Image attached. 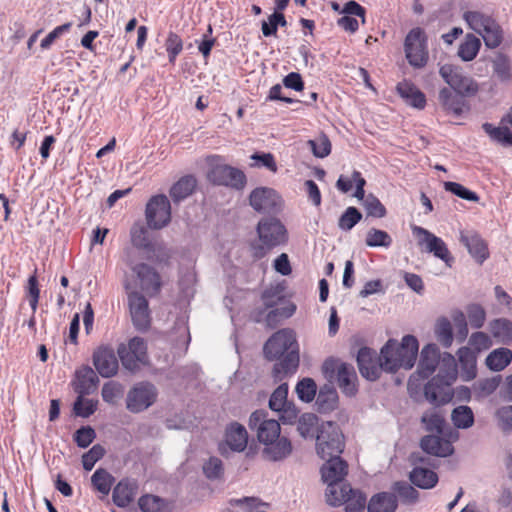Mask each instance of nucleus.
Masks as SVG:
<instances>
[{
    "label": "nucleus",
    "mask_w": 512,
    "mask_h": 512,
    "mask_svg": "<svg viewBox=\"0 0 512 512\" xmlns=\"http://www.w3.org/2000/svg\"><path fill=\"white\" fill-rule=\"evenodd\" d=\"M439 74L449 85V89L465 97L475 96L479 90L478 83L471 77L464 75L457 66L451 64L442 65L439 69Z\"/></svg>",
    "instance_id": "f8f14e48"
},
{
    "label": "nucleus",
    "mask_w": 512,
    "mask_h": 512,
    "mask_svg": "<svg viewBox=\"0 0 512 512\" xmlns=\"http://www.w3.org/2000/svg\"><path fill=\"white\" fill-rule=\"evenodd\" d=\"M438 435H426L420 441L421 449L429 455L448 457L453 454L452 443Z\"/></svg>",
    "instance_id": "a878e982"
},
{
    "label": "nucleus",
    "mask_w": 512,
    "mask_h": 512,
    "mask_svg": "<svg viewBox=\"0 0 512 512\" xmlns=\"http://www.w3.org/2000/svg\"><path fill=\"white\" fill-rule=\"evenodd\" d=\"M259 242L252 246L253 256L261 259L271 250L288 241V233L284 224L275 217L262 218L256 227Z\"/></svg>",
    "instance_id": "7ed1b4c3"
},
{
    "label": "nucleus",
    "mask_w": 512,
    "mask_h": 512,
    "mask_svg": "<svg viewBox=\"0 0 512 512\" xmlns=\"http://www.w3.org/2000/svg\"><path fill=\"white\" fill-rule=\"evenodd\" d=\"M440 355V350L436 344L426 345L421 351L417 374L423 379L432 375L439 364Z\"/></svg>",
    "instance_id": "393cba45"
},
{
    "label": "nucleus",
    "mask_w": 512,
    "mask_h": 512,
    "mask_svg": "<svg viewBox=\"0 0 512 512\" xmlns=\"http://www.w3.org/2000/svg\"><path fill=\"white\" fill-rule=\"evenodd\" d=\"M357 365L361 375L370 381L377 380L383 368L381 367V361L376 358V353L369 347H362L359 349L357 354Z\"/></svg>",
    "instance_id": "412c9836"
},
{
    "label": "nucleus",
    "mask_w": 512,
    "mask_h": 512,
    "mask_svg": "<svg viewBox=\"0 0 512 512\" xmlns=\"http://www.w3.org/2000/svg\"><path fill=\"white\" fill-rule=\"evenodd\" d=\"M347 471L348 464L340 455L326 458V462L321 467L322 479L327 484L326 499H332L341 487L348 485L343 482Z\"/></svg>",
    "instance_id": "1a4fd4ad"
},
{
    "label": "nucleus",
    "mask_w": 512,
    "mask_h": 512,
    "mask_svg": "<svg viewBox=\"0 0 512 512\" xmlns=\"http://www.w3.org/2000/svg\"><path fill=\"white\" fill-rule=\"evenodd\" d=\"M430 458L421 455L420 453H412L410 461L415 467L410 472L409 479L417 487L421 489H431L438 482V475L424 467L431 465Z\"/></svg>",
    "instance_id": "dca6fc26"
},
{
    "label": "nucleus",
    "mask_w": 512,
    "mask_h": 512,
    "mask_svg": "<svg viewBox=\"0 0 512 512\" xmlns=\"http://www.w3.org/2000/svg\"><path fill=\"white\" fill-rule=\"evenodd\" d=\"M327 503L331 506L345 504L346 512H363L366 506V496L361 491L352 489L348 484L341 487L332 499H327Z\"/></svg>",
    "instance_id": "a211bd4d"
},
{
    "label": "nucleus",
    "mask_w": 512,
    "mask_h": 512,
    "mask_svg": "<svg viewBox=\"0 0 512 512\" xmlns=\"http://www.w3.org/2000/svg\"><path fill=\"white\" fill-rule=\"evenodd\" d=\"M398 507L397 496L389 492L378 493L370 499L368 512H395Z\"/></svg>",
    "instance_id": "72a5a7b5"
},
{
    "label": "nucleus",
    "mask_w": 512,
    "mask_h": 512,
    "mask_svg": "<svg viewBox=\"0 0 512 512\" xmlns=\"http://www.w3.org/2000/svg\"><path fill=\"white\" fill-rule=\"evenodd\" d=\"M460 242L479 264H482L489 257L487 243L477 232L461 231Z\"/></svg>",
    "instance_id": "b1692460"
},
{
    "label": "nucleus",
    "mask_w": 512,
    "mask_h": 512,
    "mask_svg": "<svg viewBox=\"0 0 512 512\" xmlns=\"http://www.w3.org/2000/svg\"><path fill=\"white\" fill-rule=\"evenodd\" d=\"M344 447V436L337 423L327 421L317 428L316 449L322 459L341 455Z\"/></svg>",
    "instance_id": "39448f33"
},
{
    "label": "nucleus",
    "mask_w": 512,
    "mask_h": 512,
    "mask_svg": "<svg viewBox=\"0 0 512 512\" xmlns=\"http://www.w3.org/2000/svg\"><path fill=\"white\" fill-rule=\"evenodd\" d=\"M138 506L142 512H170L168 501L153 494L142 495L138 500Z\"/></svg>",
    "instance_id": "e433bc0d"
},
{
    "label": "nucleus",
    "mask_w": 512,
    "mask_h": 512,
    "mask_svg": "<svg viewBox=\"0 0 512 512\" xmlns=\"http://www.w3.org/2000/svg\"><path fill=\"white\" fill-rule=\"evenodd\" d=\"M322 371L328 379H332L336 374L337 384L343 394L348 397L356 395L358 391L357 374L352 365L338 363L336 359L329 358L324 361Z\"/></svg>",
    "instance_id": "423d86ee"
},
{
    "label": "nucleus",
    "mask_w": 512,
    "mask_h": 512,
    "mask_svg": "<svg viewBox=\"0 0 512 512\" xmlns=\"http://www.w3.org/2000/svg\"><path fill=\"white\" fill-rule=\"evenodd\" d=\"M128 306L135 329L147 331L151 326V312L146 297L138 291H132L128 294Z\"/></svg>",
    "instance_id": "2eb2a0df"
},
{
    "label": "nucleus",
    "mask_w": 512,
    "mask_h": 512,
    "mask_svg": "<svg viewBox=\"0 0 512 512\" xmlns=\"http://www.w3.org/2000/svg\"><path fill=\"white\" fill-rule=\"evenodd\" d=\"M278 359L273 367V375L276 379L282 380L297 371L300 361L299 349L290 350Z\"/></svg>",
    "instance_id": "c756f323"
},
{
    "label": "nucleus",
    "mask_w": 512,
    "mask_h": 512,
    "mask_svg": "<svg viewBox=\"0 0 512 512\" xmlns=\"http://www.w3.org/2000/svg\"><path fill=\"white\" fill-rule=\"evenodd\" d=\"M117 354L122 366L130 372H136L149 363L147 344L141 337L131 338L128 344L121 343Z\"/></svg>",
    "instance_id": "0eeeda50"
},
{
    "label": "nucleus",
    "mask_w": 512,
    "mask_h": 512,
    "mask_svg": "<svg viewBox=\"0 0 512 512\" xmlns=\"http://www.w3.org/2000/svg\"><path fill=\"white\" fill-rule=\"evenodd\" d=\"M93 487L104 495H108L115 478L105 469L98 468L91 477Z\"/></svg>",
    "instance_id": "37998d69"
},
{
    "label": "nucleus",
    "mask_w": 512,
    "mask_h": 512,
    "mask_svg": "<svg viewBox=\"0 0 512 512\" xmlns=\"http://www.w3.org/2000/svg\"><path fill=\"white\" fill-rule=\"evenodd\" d=\"M368 217L383 218L387 214L385 206L373 194H368L362 203Z\"/></svg>",
    "instance_id": "4d7b16f0"
},
{
    "label": "nucleus",
    "mask_w": 512,
    "mask_h": 512,
    "mask_svg": "<svg viewBox=\"0 0 512 512\" xmlns=\"http://www.w3.org/2000/svg\"><path fill=\"white\" fill-rule=\"evenodd\" d=\"M418 349V340L413 335L404 336L400 343L389 339L380 352L381 367L387 372H396L400 368L411 369L415 364Z\"/></svg>",
    "instance_id": "f03ea898"
},
{
    "label": "nucleus",
    "mask_w": 512,
    "mask_h": 512,
    "mask_svg": "<svg viewBox=\"0 0 512 512\" xmlns=\"http://www.w3.org/2000/svg\"><path fill=\"white\" fill-rule=\"evenodd\" d=\"M78 395L73 404V413L77 417L88 418L97 410L98 401Z\"/></svg>",
    "instance_id": "864d4df0"
},
{
    "label": "nucleus",
    "mask_w": 512,
    "mask_h": 512,
    "mask_svg": "<svg viewBox=\"0 0 512 512\" xmlns=\"http://www.w3.org/2000/svg\"><path fill=\"white\" fill-rule=\"evenodd\" d=\"M413 233L417 236H423L422 239H420L419 244L426 245V250L429 253H433L435 257L441 259L445 263H449L450 260H452V257L450 256V252L445 244V242L426 230L425 228L414 226L413 227Z\"/></svg>",
    "instance_id": "4be33fe9"
},
{
    "label": "nucleus",
    "mask_w": 512,
    "mask_h": 512,
    "mask_svg": "<svg viewBox=\"0 0 512 512\" xmlns=\"http://www.w3.org/2000/svg\"><path fill=\"white\" fill-rule=\"evenodd\" d=\"M294 349H299L295 332L292 329H281L267 340L263 352L268 360H276Z\"/></svg>",
    "instance_id": "4468645a"
},
{
    "label": "nucleus",
    "mask_w": 512,
    "mask_h": 512,
    "mask_svg": "<svg viewBox=\"0 0 512 512\" xmlns=\"http://www.w3.org/2000/svg\"><path fill=\"white\" fill-rule=\"evenodd\" d=\"M137 485L129 479L120 480L114 487L112 492V500L118 507H127L136 494Z\"/></svg>",
    "instance_id": "7c9ffc66"
},
{
    "label": "nucleus",
    "mask_w": 512,
    "mask_h": 512,
    "mask_svg": "<svg viewBox=\"0 0 512 512\" xmlns=\"http://www.w3.org/2000/svg\"><path fill=\"white\" fill-rule=\"evenodd\" d=\"M104 454L105 449L100 444L92 446V448L82 456V465L84 470L91 471L95 463L99 461Z\"/></svg>",
    "instance_id": "69168bd1"
},
{
    "label": "nucleus",
    "mask_w": 512,
    "mask_h": 512,
    "mask_svg": "<svg viewBox=\"0 0 512 512\" xmlns=\"http://www.w3.org/2000/svg\"><path fill=\"white\" fill-rule=\"evenodd\" d=\"M435 335L443 347L449 348L453 342V331L450 321L442 317L435 325Z\"/></svg>",
    "instance_id": "3c124183"
},
{
    "label": "nucleus",
    "mask_w": 512,
    "mask_h": 512,
    "mask_svg": "<svg viewBox=\"0 0 512 512\" xmlns=\"http://www.w3.org/2000/svg\"><path fill=\"white\" fill-rule=\"evenodd\" d=\"M393 491L405 504H414L419 498V492L409 483L404 481L395 482L393 485Z\"/></svg>",
    "instance_id": "6e6d98bb"
},
{
    "label": "nucleus",
    "mask_w": 512,
    "mask_h": 512,
    "mask_svg": "<svg viewBox=\"0 0 512 512\" xmlns=\"http://www.w3.org/2000/svg\"><path fill=\"white\" fill-rule=\"evenodd\" d=\"M296 311V306L293 303H288L281 308H271L265 316L267 326L274 328L283 319L291 317Z\"/></svg>",
    "instance_id": "09e8293b"
},
{
    "label": "nucleus",
    "mask_w": 512,
    "mask_h": 512,
    "mask_svg": "<svg viewBox=\"0 0 512 512\" xmlns=\"http://www.w3.org/2000/svg\"><path fill=\"white\" fill-rule=\"evenodd\" d=\"M127 264L140 280L141 287L144 291L150 295H155L160 291L161 278L153 267L145 263L132 265L131 262H127Z\"/></svg>",
    "instance_id": "5701e85b"
},
{
    "label": "nucleus",
    "mask_w": 512,
    "mask_h": 512,
    "mask_svg": "<svg viewBox=\"0 0 512 512\" xmlns=\"http://www.w3.org/2000/svg\"><path fill=\"white\" fill-rule=\"evenodd\" d=\"M207 179L214 185L225 186L236 191L244 190L247 184V177L242 170L224 163L211 164Z\"/></svg>",
    "instance_id": "6e6552de"
},
{
    "label": "nucleus",
    "mask_w": 512,
    "mask_h": 512,
    "mask_svg": "<svg viewBox=\"0 0 512 512\" xmlns=\"http://www.w3.org/2000/svg\"><path fill=\"white\" fill-rule=\"evenodd\" d=\"M93 365L103 378L117 374L119 364L114 350L108 346H100L93 353Z\"/></svg>",
    "instance_id": "6ab92c4d"
},
{
    "label": "nucleus",
    "mask_w": 512,
    "mask_h": 512,
    "mask_svg": "<svg viewBox=\"0 0 512 512\" xmlns=\"http://www.w3.org/2000/svg\"><path fill=\"white\" fill-rule=\"evenodd\" d=\"M482 128L492 140L506 147L512 146V132L507 126L494 127L490 123H484Z\"/></svg>",
    "instance_id": "49530a36"
},
{
    "label": "nucleus",
    "mask_w": 512,
    "mask_h": 512,
    "mask_svg": "<svg viewBox=\"0 0 512 512\" xmlns=\"http://www.w3.org/2000/svg\"><path fill=\"white\" fill-rule=\"evenodd\" d=\"M444 188L446 191L456 195L457 197L471 201V202H478L479 196L474 191L469 190L465 186H463L460 183L447 181L444 182Z\"/></svg>",
    "instance_id": "e2e57ef3"
},
{
    "label": "nucleus",
    "mask_w": 512,
    "mask_h": 512,
    "mask_svg": "<svg viewBox=\"0 0 512 512\" xmlns=\"http://www.w3.org/2000/svg\"><path fill=\"white\" fill-rule=\"evenodd\" d=\"M197 180L193 175H186L175 182L170 190L169 195L176 204L188 198L195 190Z\"/></svg>",
    "instance_id": "2f4dec72"
},
{
    "label": "nucleus",
    "mask_w": 512,
    "mask_h": 512,
    "mask_svg": "<svg viewBox=\"0 0 512 512\" xmlns=\"http://www.w3.org/2000/svg\"><path fill=\"white\" fill-rule=\"evenodd\" d=\"M405 56L414 68H423L428 62L427 38L422 28L409 31L404 41Z\"/></svg>",
    "instance_id": "9d476101"
},
{
    "label": "nucleus",
    "mask_w": 512,
    "mask_h": 512,
    "mask_svg": "<svg viewBox=\"0 0 512 512\" xmlns=\"http://www.w3.org/2000/svg\"><path fill=\"white\" fill-rule=\"evenodd\" d=\"M481 48V41L473 34H467L458 48V56L465 62L472 61Z\"/></svg>",
    "instance_id": "ea45409f"
},
{
    "label": "nucleus",
    "mask_w": 512,
    "mask_h": 512,
    "mask_svg": "<svg viewBox=\"0 0 512 512\" xmlns=\"http://www.w3.org/2000/svg\"><path fill=\"white\" fill-rule=\"evenodd\" d=\"M338 394L332 384L323 385L316 398V407L319 413H328L337 407Z\"/></svg>",
    "instance_id": "f704fd0d"
},
{
    "label": "nucleus",
    "mask_w": 512,
    "mask_h": 512,
    "mask_svg": "<svg viewBox=\"0 0 512 512\" xmlns=\"http://www.w3.org/2000/svg\"><path fill=\"white\" fill-rule=\"evenodd\" d=\"M459 363L466 370L467 379H472L476 375V355L469 347H461L457 351Z\"/></svg>",
    "instance_id": "8fccbe9b"
},
{
    "label": "nucleus",
    "mask_w": 512,
    "mask_h": 512,
    "mask_svg": "<svg viewBox=\"0 0 512 512\" xmlns=\"http://www.w3.org/2000/svg\"><path fill=\"white\" fill-rule=\"evenodd\" d=\"M392 237L389 235L388 232L377 229V228H370L367 231L366 238H365V244L368 247L371 248H389L392 245Z\"/></svg>",
    "instance_id": "79ce46f5"
},
{
    "label": "nucleus",
    "mask_w": 512,
    "mask_h": 512,
    "mask_svg": "<svg viewBox=\"0 0 512 512\" xmlns=\"http://www.w3.org/2000/svg\"><path fill=\"white\" fill-rule=\"evenodd\" d=\"M165 48L169 62L174 64L177 56L183 50L182 38L177 33L170 31L165 41Z\"/></svg>",
    "instance_id": "bf43d9fd"
},
{
    "label": "nucleus",
    "mask_w": 512,
    "mask_h": 512,
    "mask_svg": "<svg viewBox=\"0 0 512 512\" xmlns=\"http://www.w3.org/2000/svg\"><path fill=\"white\" fill-rule=\"evenodd\" d=\"M249 204L257 212L275 213L280 210L282 199L272 188L257 187L249 195Z\"/></svg>",
    "instance_id": "f3484780"
},
{
    "label": "nucleus",
    "mask_w": 512,
    "mask_h": 512,
    "mask_svg": "<svg viewBox=\"0 0 512 512\" xmlns=\"http://www.w3.org/2000/svg\"><path fill=\"white\" fill-rule=\"evenodd\" d=\"M317 424V417L312 413H305L298 419L297 430L304 438L313 436L315 426Z\"/></svg>",
    "instance_id": "0e129e2a"
},
{
    "label": "nucleus",
    "mask_w": 512,
    "mask_h": 512,
    "mask_svg": "<svg viewBox=\"0 0 512 512\" xmlns=\"http://www.w3.org/2000/svg\"><path fill=\"white\" fill-rule=\"evenodd\" d=\"M492 68L494 74L501 81H508L512 77V67L510 58L503 54L498 53L492 61Z\"/></svg>",
    "instance_id": "de8ad7c7"
},
{
    "label": "nucleus",
    "mask_w": 512,
    "mask_h": 512,
    "mask_svg": "<svg viewBox=\"0 0 512 512\" xmlns=\"http://www.w3.org/2000/svg\"><path fill=\"white\" fill-rule=\"evenodd\" d=\"M249 428L256 433L257 439L264 447L262 456L272 462H279L292 453L290 439L281 434V426L275 419L268 417L265 410L254 411L249 418Z\"/></svg>",
    "instance_id": "f257e3e1"
},
{
    "label": "nucleus",
    "mask_w": 512,
    "mask_h": 512,
    "mask_svg": "<svg viewBox=\"0 0 512 512\" xmlns=\"http://www.w3.org/2000/svg\"><path fill=\"white\" fill-rule=\"evenodd\" d=\"M463 19L468 26L479 34L489 49L498 48L504 39V30L497 20L481 11H466Z\"/></svg>",
    "instance_id": "20e7f679"
},
{
    "label": "nucleus",
    "mask_w": 512,
    "mask_h": 512,
    "mask_svg": "<svg viewBox=\"0 0 512 512\" xmlns=\"http://www.w3.org/2000/svg\"><path fill=\"white\" fill-rule=\"evenodd\" d=\"M131 243L138 249L151 251L153 244L148 237V231L142 224H134L130 230Z\"/></svg>",
    "instance_id": "a18cd8bd"
},
{
    "label": "nucleus",
    "mask_w": 512,
    "mask_h": 512,
    "mask_svg": "<svg viewBox=\"0 0 512 512\" xmlns=\"http://www.w3.org/2000/svg\"><path fill=\"white\" fill-rule=\"evenodd\" d=\"M421 422L424 425V428L428 432H435L437 434H442L445 426L444 416L440 411L435 409H429L423 413L421 417Z\"/></svg>",
    "instance_id": "a19ab883"
},
{
    "label": "nucleus",
    "mask_w": 512,
    "mask_h": 512,
    "mask_svg": "<svg viewBox=\"0 0 512 512\" xmlns=\"http://www.w3.org/2000/svg\"><path fill=\"white\" fill-rule=\"evenodd\" d=\"M225 438L227 445L237 452L243 451L248 443L246 428L237 422H233L227 427Z\"/></svg>",
    "instance_id": "473e14b6"
},
{
    "label": "nucleus",
    "mask_w": 512,
    "mask_h": 512,
    "mask_svg": "<svg viewBox=\"0 0 512 512\" xmlns=\"http://www.w3.org/2000/svg\"><path fill=\"white\" fill-rule=\"evenodd\" d=\"M307 145L317 158H325L331 153V142L328 136L323 133L314 139L308 140Z\"/></svg>",
    "instance_id": "5fc2aeb1"
},
{
    "label": "nucleus",
    "mask_w": 512,
    "mask_h": 512,
    "mask_svg": "<svg viewBox=\"0 0 512 512\" xmlns=\"http://www.w3.org/2000/svg\"><path fill=\"white\" fill-rule=\"evenodd\" d=\"M145 217L151 229L159 230L171 221V204L164 194L152 196L146 204Z\"/></svg>",
    "instance_id": "ddd939ff"
},
{
    "label": "nucleus",
    "mask_w": 512,
    "mask_h": 512,
    "mask_svg": "<svg viewBox=\"0 0 512 512\" xmlns=\"http://www.w3.org/2000/svg\"><path fill=\"white\" fill-rule=\"evenodd\" d=\"M438 365L439 371L435 377L442 378L453 384L457 378V363L455 357L452 354L445 352L440 355Z\"/></svg>",
    "instance_id": "4c0bfd02"
},
{
    "label": "nucleus",
    "mask_w": 512,
    "mask_h": 512,
    "mask_svg": "<svg viewBox=\"0 0 512 512\" xmlns=\"http://www.w3.org/2000/svg\"><path fill=\"white\" fill-rule=\"evenodd\" d=\"M490 332L498 342L509 344L512 342V322L506 318L495 319L489 324Z\"/></svg>",
    "instance_id": "58836bf2"
},
{
    "label": "nucleus",
    "mask_w": 512,
    "mask_h": 512,
    "mask_svg": "<svg viewBox=\"0 0 512 512\" xmlns=\"http://www.w3.org/2000/svg\"><path fill=\"white\" fill-rule=\"evenodd\" d=\"M495 417L502 431L510 432L512 430V405L498 408Z\"/></svg>",
    "instance_id": "774afa93"
},
{
    "label": "nucleus",
    "mask_w": 512,
    "mask_h": 512,
    "mask_svg": "<svg viewBox=\"0 0 512 512\" xmlns=\"http://www.w3.org/2000/svg\"><path fill=\"white\" fill-rule=\"evenodd\" d=\"M396 90L406 104L417 109H423L426 105V97L415 84L410 81L403 80L396 86Z\"/></svg>",
    "instance_id": "cd10ccee"
},
{
    "label": "nucleus",
    "mask_w": 512,
    "mask_h": 512,
    "mask_svg": "<svg viewBox=\"0 0 512 512\" xmlns=\"http://www.w3.org/2000/svg\"><path fill=\"white\" fill-rule=\"evenodd\" d=\"M158 390L148 381L136 383L127 393L126 409L137 414L147 410L157 400Z\"/></svg>",
    "instance_id": "9b49d317"
},
{
    "label": "nucleus",
    "mask_w": 512,
    "mask_h": 512,
    "mask_svg": "<svg viewBox=\"0 0 512 512\" xmlns=\"http://www.w3.org/2000/svg\"><path fill=\"white\" fill-rule=\"evenodd\" d=\"M468 320L472 328H481L486 319V312L479 304H471L467 307Z\"/></svg>",
    "instance_id": "338daca9"
},
{
    "label": "nucleus",
    "mask_w": 512,
    "mask_h": 512,
    "mask_svg": "<svg viewBox=\"0 0 512 512\" xmlns=\"http://www.w3.org/2000/svg\"><path fill=\"white\" fill-rule=\"evenodd\" d=\"M451 420L459 429L470 428L474 423V414L469 406H458L451 413Z\"/></svg>",
    "instance_id": "c03bdc74"
},
{
    "label": "nucleus",
    "mask_w": 512,
    "mask_h": 512,
    "mask_svg": "<svg viewBox=\"0 0 512 512\" xmlns=\"http://www.w3.org/2000/svg\"><path fill=\"white\" fill-rule=\"evenodd\" d=\"M512 361V351L508 348H497L486 357L487 367L495 372L504 370Z\"/></svg>",
    "instance_id": "c9c22d12"
},
{
    "label": "nucleus",
    "mask_w": 512,
    "mask_h": 512,
    "mask_svg": "<svg viewBox=\"0 0 512 512\" xmlns=\"http://www.w3.org/2000/svg\"><path fill=\"white\" fill-rule=\"evenodd\" d=\"M288 385L286 383L280 384L272 393L269 399V408L273 411H281L290 402L287 400Z\"/></svg>",
    "instance_id": "052dcab7"
},
{
    "label": "nucleus",
    "mask_w": 512,
    "mask_h": 512,
    "mask_svg": "<svg viewBox=\"0 0 512 512\" xmlns=\"http://www.w3.org/2000/svg\"><path fill=\"white\" fill-rule=\"evenodd\" d=\"M99 378L96 372L89 366H84L76 372L74 390L78 395H89L98 386Z\"/></svg>",
    "instance_id": "bb28decb"
},
{
    "label": "nucleus",
    "mask_w": 512,
    "mask_h": 512,
    "mask_svg": "<svg viewBox=\"0 0 512 512\" xmlns=\"http://www.w3.org/2000/svg\"><path fill=\"white\" fill-rule=\"evenodd\" d=\"M452 383L442 379L433 377L424 387V396L426 400L435 406L444 405L451 401L453 392Z\"/></svg>",
    "instance_id": "aec40b11"
},
{
    "label": "nucleus",
    "mask_w": 512,
    "mask_h": 512,
    "mask_svg": "<svg viewBox=\"0 0 512 512\" xmlns=\"http://www.w3.org/2000/svg\"><path fill=\"white\" fill-rule=\"evenodd\" d=\"M361 219V212L356 207L350 206L340 216L338 227L342 231H350Z\"/></svg>",
    "instance_id": "13d9d810"
},
{
    "label": "nucleus",
    "mask_w": 512,
    "mask_h": 512,
    "mask_svg": "<svg viewBox=\"0 0 512 512\" xmlns=\"http://www.w3.org/2000/svg\"><path fill=\"white\" fill-rule=\"evenodd\" d=\"M295 391L301 401L310 403L317 394L316 382L312 378H303L297 383Z\"/></svg>",
    "instance_id": "603ef678"
},
{
    "label": "nucleus",
    "mask_w": 512,
    "mask_h": 512,
    "mask_svg": "<svg viewBox=\"0 0 512 512\" xmlns=\"http://www.w3.org/2000/svg\"><path fill=\"white\" fill-rule=\"evenodd\" d=\"M123 394V386L116 381L105 383L101 390V396L104 402L114 405Z\"/></svg>",
    "instance_id": "680f3d73"
},
{
    "label": "nucleus",
    "mask_w": 512,
    "mask_h": 512,
    "mask_svg": "<svg viewBox=\"0 0 512 512\" xmlns=\"http://www.w3.org/2000/svg\"><path fill=\"white\" fill-rule=\"evenodd\" d=\"M439 101L447 112L455 116H460L467 108L465 96L446 87L439 91Z\"/></svg>",
    "instance_id": "c85d7f7f"
}]
</instances>
